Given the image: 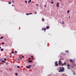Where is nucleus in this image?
<instances>
[{"label": "nucleus", "instance_id": "1", "mask_svg": "<svg viewBox=\"0 0 76 76\" xmlns=\"http://www.w3.org/2000/svg\"><path fill=\"white\" fill-rule=\"evenodd\" d=\"M60 70L58 71L59 72H63L64 71V67H62V69H61V67H59Z\"/></svg>", "mask_w": 76, "mask_h": 76}, {"label": "nucleus", "instance_id": "24", "mask_svg": "<svg viewBox=\"0 0 76 76\" xmlns=\"http://www.w3.org/2000/svg\"><path fill=\"white\" fill-rule=\"evenodd\" d=\"M36 6H39V5H38V4H36Z\"/></svg>", "mask_w": 76, "mask_h": 76}, {"label": "nucleus", "instance_id": "51", "mask_svg": "<svg viewBox=\"0 0 76 76\" xmlns=\"http://www.w3.org/2000/svg\"><path fill=\"white\" fill-rule=\"evenodd\" d=\"M1 61V60H0V61Z\"/></svg>", "mask_w": 76, "mask_h": 76}, {"label": "nucleus", "instance_id": "15", "mask_svg": "<svg viewBox=\"0 0 76 76\" xmlns=\"http://www.w3.org/2000/svg\"><path fill=\"white\" fill-rule=\"evenodd\" d=\"M64 64H63V63H62L61 64V66H64Z\"/></svg>", "mask_w": 76, "mask_h": 76}, {"label": "nucleus", "instance_id": "37", "mask_svg": "<svg viewBox=\"0 0 76 76\" xmlns=\"http://www.w3.org/2000/svg\"><path fill=\"white\" fill-rule=\"evenodd\" d=\"M73 75H76V74L75 73H74Z\"/></svg>", "mask_w": 76, "mask_h": 76}, {"label": "nucleus", "instance_id": "21", "mask_svg": "<svg viewBox=\"0 0 76 76\" xmlns=\"http://www.w3.org/2000/svg\"><path fill=\"white\" fill-rule=\"evenodd\" d=\"M1 51H3V49H1Z\"/></svg>", "mask_w": 76, "mask_h": 76}, {"label": "nucleus", "instance_id": "2", "mask_svg": "<svg viewBox=\"0 0 76 76\" xmlns=\"http://www.w3.org/2000/svg\"><path fill=\"white\" fill-rule=\"evenodd\" d=\"M55 66H58V64L57 61H56L55 62Z\"/></svg>", "mask_w": 76, "mask_h": 76}, {"label": "nucleus", "instance_id": "29", "mask_svg": "<svg viewBox=\"0 0 76 76\" xmlns=\"http://www.w3.org/2000/svg\"><path fill=\"white\" fill-rule=\"evenodd\" d=\"M51 3H54V1H51Z\"/></svg>", "mask_w": 76, "mask_h": 76}, {"label": "nucleus", "instance_id": "43", "mask_svg": "<svg viewBox=\"0 0 76 76\" xmlns=\"http://www.w3.org/2000/svg\"><path fill=\"white\" fill-rule=\"evenodd\" d=\"M20 58V59H22V58Z\"/></svg>", "mask_w": 76, "mask_h": 76}, {"label": "nucleus", "instance_id": "30", "mask_svg": "<svg viewBox=\"0 0 76 76\" xmlns=\"http://www.w3.org/2000/svg\"><path fill=\"white\" fill-rule=\"evenodd\" d=\"M22 58H24V56H22Z\"/></svg>", "mask_w": 76, "mask_h": 76}, {"label": "nucleus", "instance_id": "9", "mask_svg": "<svg viewBox=\"0 0 76 76\" xmlns=\"http://www.w3.org/2000/svg\"><path fill=\"white\" fill-rule=\"evenodd\" d=\"M2 62H3V63H6V61H5L4 60H2Z\"/></svg>", "mask_w": 76, "mask_h": 76}, {"label": "nucleus", "instance_id": "28", "mask_svg": "<svg viewBox=\"0 0 76 76\" xmlns=\"http://www.w3.org/2000/svg\"><path fill=\"white\" fill-rule=\"evenodd\" d=\"M67 69H70V67H68Z\"/></svg>", "mask_w": 76, "mask_h": 76}, {"label": "nucleus", "instance_id": "46", "mask_svg": "<svg viewBox=\"0 0 76 76\" xmlns=\"http://www.w3.org/2000/svg\"><path fill=\"white\" fill-rule=\"evenodd\" d=\"M12 6H13V7L14 6L13 5H12Z\"/></svg>", "mask_w": 76, "mask_h": 76}, {"label": "nucleus", "instance_id": "26", "mask_svg": "<svg viewBox=\"0 0 76 76\" xmlns=\"http://www.w3.org/2000/svg\"><path fill=\"white\" fill-rule=\"evenodd\" d=\"M31 58H33V56H31Z\"/></svg>", "mask_w": 76, "mask_h": 76}, {"label": "nucleus", "instance_id": "7", "mask_svg": "<svg viewBox=\"0 0 76 76\" xmlns=\"http://www.w3.org/2000/svg\"><path fill=\"white\" fill-rule=\"evenodd\" d=\"M76 64H75L74 65L72 66V69L74 68V67H75V66H76Z\"/></svg>", "mask_w": 76, "mask_h": 76}, {"label": "nucleus", "instance_id": "50", "mask_svg": "<svg viewBox=\"0 0 76 76\" xmlns=\"http://www.w3.org/2000/svg\"><path fill=\"white\" fill-rule=\"evenodd\" d=\"M60 0V1H61V0Z\"/></svg>", "mask_w": 76, "mask_h": 76}, {"label": "nucleus", "instance_id": "8", "mask_svg": "<svg viewBox=\"0 0 76 76\" xmlns=\"http://www.w3.org/2000/svg\"><path fill=\"white\" fill-rule=\"evenodd\" d=\"M32 61L30 60V61H28V63H32Z\"/></svg>", "mask_w": 76, "mask_h": 76}, {"label": "nucleus", "instance_id": "34", "mask_svg": "<svg viewBox=\"0 0 76 76\" xmlns=\"http://www.w3.org/2000/svg\"><path fill=\"white\" fill-rule=\"evenodd\" d=\"M15 75H16V76H17L18 75V74L17 73H15Z\"/></svg>", "mask_w": 76, "mask_h": 76}, {"label": "nucleus", "instance_id": "36", "mask_svg": "<svg viewBox=\"0 0 76 76\" xmlns=\"http://www.w3.org/2000/svg\"><path fill=\"white\" fill-rule=\"evenodd\" d=\"M32 13H30L29 15H32Z\"/></svg>", "mask_w": 76, "mask_h": 76}, {"label": "nucleus", "instance_id": "4", "mask_svg": "<svg viewBox=\"0 0 76 76\" xmlns=\"http://www.w3.org/2000/svg\"><path fill=\"white\" fill-rule=\"evenodd\" d=\"M58 64H59V66H61V61L60 60L59 61Z\"/></svg>", "mask_w": 76, "mask_h": 76}, {"label": "nucleus", "instance_id": "44", "mask_svg": "<svg viewBox=\"0 0 76 76\" xmlns=\"http://www.w3.org/2000/svg\"><path fill=\"white\" fill-rule=\"evenodd\" d=\"M46 6V5H45V6H44L45 7Z\"/></svg>", "mask_w": 76, "mask_h": 76}, {"label": "nucleus", "instance_id": "3", "mask_svg": "<svg viewBox=\"0 0 76 76\" xmlns=\"http://www.w3.org/2000/svg\"><path fill=\"white\" fill-rule=\"evenodd\" d=\"M31 66H32L31 65H29V66H26V68L27 69H30L31 67Z\"/></svg>", "mask_w": 76, "mask_h": 76}, {"label": "nucleus", "instance_id": "19", "mask_svg": "<svg viewBox=\"0 0 76 76\" xmlns=\"http://www.w3.org/2000/svg\"><path fill=\"white\" fill-rule=\"evenodd\" d=\"M64 65H65V66H66V63L64 62Z\"/></svg>", "mask_w": 76, "mask_h": 76}, {"label": "nucleus", "instance_id": "38", "mask_svg": "<svg viewBox=\"0 0 76 76\" xmlns=\"http://www.w3.org/2000/svg\"><path fill=\"white\" fill-rule=\"evenodd\" d=\"M62 23H63V24H64V22H62Z\"/></svg>", "mask_w": 76, "mask_h": 76}, {"label": "nucleus", "instance_id": "13", "mask_svg": "<svg viewBox=\"0 0 76 76\" xmlns=\"http://www.w3.org/2000/svg\"><path fill=\"white\" fill-rule=\"evenodd\" d=\"M69 61L70 62H72V61H73V60H72V59H70Z\"/></svg>", "mask_w": 76, "mask_h": 76}, {"label": "nucleus", "instance_id": "41", "mask_svg": "<svg viewBox=\"0 0 76 76\" xmlns=\"http://www.w3.org/2000/svg\"><path fill=\"white\" fill-rule=\"evenodd\" d=\"M10 57L11 58L12 57V56H10Z\"/></svg>", "mask_w": 76, "mask_h": 76}, {"label": "nucleus", "instance_id": "42", "mask_svg": "<svg viewBox=\"0 0 76 76\" xmlns=\"http://www.w3.org/2000/svg\"><path fill=\"white\" fill-rule=\"evenodd\" d=\"M69 18H70V16H69Z\"/></svg>", "mask_w": 76, "mask_h": 76}, {"label": "nucleus", "instance_id": "49", "mask_svg": "<svg viewBox=\"0 0 76 76\" xmlns=\"http://www.w3.org/2000/svg\"><path fill=\"white\" fill-rule=\"evenodd\" d=\"M53 0H50L51 1H53Z\"/></svg>", "mask_w": 76, "mask_h": 76}, {"label": "nucleus", "instance_id": "20", "mask_svg": "<svg viewBox=\"0 0 76 76\" xmlns=\"http://www.w3.org/2000/svg\"><path fill=\"white\" fill-rule=\"evenodd\" d=\"M1 44H2V45H4V42H2Z\"/></svg>", "mask_w": 76, "mask_h": 76}, {"label": "nucleus", "instance_id": "5", "mask_svg": "<svg viewBox=\"0 0 76 76\" xmlns=\"http://www.w3.org/2000/svg\"><path fill=\"white\" fill-rule=\"evenodd\" d=\"M46 29L45 28H42V30L43 31L44 30V31H45H45H46Z\"/></svg>", "mask_w": 76, "mask_h": 76}, {"label": "nucleus", "instance_id": "35", "mask_svg": "<svg viewBox=\"0 0 76 76\" xmlns=\"http://www.w3.org/2000/svg\"><path fill=\"white\" fill-rule=\"evenodd\" d=\"M12 3H14V1H13V0H12Z\"/></svg>", "mask_w": 76, "mask_h": 76}, {"label": "nucleus", "instance_id": "33", "mask_svg": "<svg viewBox=\"0 0 76 76\" xmlns=\"http://www.w3.org/2000/svg\"><path fill=\"white\" fill-rule=\"evenodd\" d=\"M25 3H27V1H25Z\"/></svg>", "mask_w": 76, "mask_h": 76}, {"label": "nucleus", "instance_id": "18", "mask_svg": "<svg viewBox=\"0 0 76 76\" xmlns=\"http://www.w3.org/2000/svg\"><path fill=\"white\" fill-rule=\"evenodd\" d=\"M4 60H5V61H7V59H6V58H4Z\"/></svg>", "mask_w": 76, "mask_h": 76}, {"label": "nucleus", "instance_id": "48", "mask_svg": "<svg viewBox=\"0 0 76 76\" xmlns=\"http://www.w3.org/2000/svg\"><path fill=\"white\" fill-rule=\"evenodd\" d=\"M1 64V62H0V65Z\"/></svg>", "mask_w": 76, "mask_h": 76}, {"label": "nucleus", "instance_id": "23", "mask_svg": "<svg viewBox=\"0 0 76 76\" xmlns=\"http://www.w3.org/2000/svg\"><path fill=\"white\" fill-rule=\"evenodd\" d=\"M15 53H18V52H17V51H15Z\"/></svg>", "mask_w": 76, "mask_h": 76}, {"label": "nucleus", "instance_id": "27", "mask_svg": "<svg viewBox=\"0 0 76 76\" xmlns=\"http://www.w3.org/2000/svg\"><path fill=\"white\" fill-rule=\"evenodd\" d=\"M69 10H68L67 11V13H69Z\"/></svg>", "mask_w": 76, "mask_h": 76}, {"label": "nucleus", "instance_id": "6", "mask_svg": "<svg viewBox=\"0 0 76 76\" xmlns=\"http://www.w3.org/2000/svg\"><path fill=\"white\" fill-rule=\"evenodd\" d=\"M59 3L58 2L56 4V6L57 7H59Z\"/></svg>", "mask_w": 76, "mask_h": 76}, {"label": "nucleus", "instance_id": "39", "mask_svg": "<svg viewBox=\"0 0 76 76\" xmlns=\"http://www.w3.org/2000/svg\"><path fill=\"white\" fill-rule=\"evenodd\" d=\"M34 13L35 14H37V12H36Z\"/></svg>", "mask_w": 76, "mask_h": 76}, {"label": "nucleus", "instance_id": "31", "mask_svg": "<svg viewBox=\"0 0 76 76\" xmlns=\"http://www.w3.org/2000/svg\"><path fill=\"white\" fill-rule=\"evenodd\" d=\"M17 68H20V66H17Z\"/></svg>", "mask_w": 76, "mask_h": 76}, {"label": "nucleus", "instance_id": "12", "mask_svg": "<svg viewBox=\"0 0 76 76\" xmlns=\"http://www.w3.org/2000/svg\"><path fill=\"white\" fill-rule=\"evenodd\" d=\"M3 38H4L2 36L0 37V39H3Z\"/></svg>", "mask_w": 76, "mask_h": 76}, {"label": "nucleus", "instance_id": "11", "mask_svg": "<svg viewBox=\"0 0 76 76\" xmlns=\"http://www.w3.org/2000/svg\"><path fill=\"white\" fill-rule=\"evenodd\" d=\"M44 19L43 18H42V21H44Z\"/></svg>", "mask_w": 76, "mask_h": 76}, {"label": "nucleus", "instance_id": "22", "mask_svg": "<svg viewBox=\"0 0 76 76\" xmlns=\"http://www.w3.org/2000/svg\"><path fill=\"white\" fill-rule=\"evenodd\" d=\"M11 53L12 54H13L14 53V52L13 51H12Z\"/></svg>", "mask_w": 76, "mask_h": 76}, {"label": "nucleus", "instance_id": "40", "mask_svg": "<svg viewBox=\"0 0 76 76\" xmlns=\"http://www.w3.org/2000/svg\"><path fill=\"white\" fill-rule=\"evenodd\" d=\"M28 3H30V2L28 1Z\"/></svg>", "mask_w": 76, "mask_h": 76}, {"label": "nucleus", "instance_id": "17", "mask_svg": "<svg viewBox=\"0 0 76 76\" xmlns=\"http://www.w3.org/2000/svg\"><path fill=\"white\" fill-rule=\"evenodd\" d=\"M67 67H70V65L69 64H68L67 65Z\"/></svg>", "mask_w": 76, "mask_h": 76}, {"label": "nucleus", "instance_id": "32", "mask_svg": "<svg viewBox=\"0 0 76 76\" xmlns=\"http://www.w3.org/2000/svg\"><path fill=\"white\" fill-rule=\"evenodd\" d=\"M29 1L30 2V3H31V0H30L29 1Z\"/></svg>", "mask_w": 76, "mask_h": 76}, {"label": "nucleus", "instance_id": "47", "mask_svg": "<svg viewBox=\"0 0 76 76\" xmlns=\"http://www.w3.org/2000/svg\"><path fill=\"white\" fill-rule=\"evenodd\" d=\"M1 46H0V49H1Z\"/></svg>", "mask_w": 76, "mask_h": 76}, {"label": "nucleus", "instance_id": "10", "mask_svg": "<svg viewBox=\"0 0 76 76\" xmlns=\"http://www.w3.org/2000/svg\"><path fill=\"white\" fill-rule=\"evenodd\" d=\"M50 28V27L47 26H46V29H49Z\"/></svg>", "mask_w": 76, "mask_h": 76}, {"label": "nucleus", "instance_id": "45", "mask_svg": "<svg viewBox=\"0 0 76 76\" xmlns=\"http://www.w3.org/2000/svg\"><path fill=\"white\" fill-rule=\"evenodd\" d=\"M28 58L29 59H31V58Z\"/></svg>", "mask_w": 76, "mask_h": 76}, {"label": "nucleus", "instance_id": "16", "mask_svg": "<svg viewBox=\"0 0 76 76\" xmlns=\"http://www.w3.org/2000/svg\"><path fill=\"white\" fill-rule=\"evenodd\" d=\"M8 3L9 4H10L12 3V2H9Z\"/></svg>", "mask_w": 76, "mask_h": 76}, {"label": "nucleus", "instance_id": "25", "mask_svg": "<svg viewBox=\"0 0 76 76\" xmlns=\"http://www.w3.org/2000/svg\"><path fill=\"white\" fill-rule=\"evenodd\" d=\"M26 15H29V14L26 13Z\"/></svg>", "mask_w": 76, "mask_h": 76}, {"label": "nucleus", "instance_id": "14", "mask_svg": "<svg viewBox=\"0 0 76 76\" xmlns=\"http://www.w3.org/2000/svg\"><path fill=\"white\" fill-rule=\"evenodd\" d=\"M65 52L66 53H69V51H68V50L65 51Z\"/></svg>", "mask_w": 76, "mask_h": 76}]
</instances>
